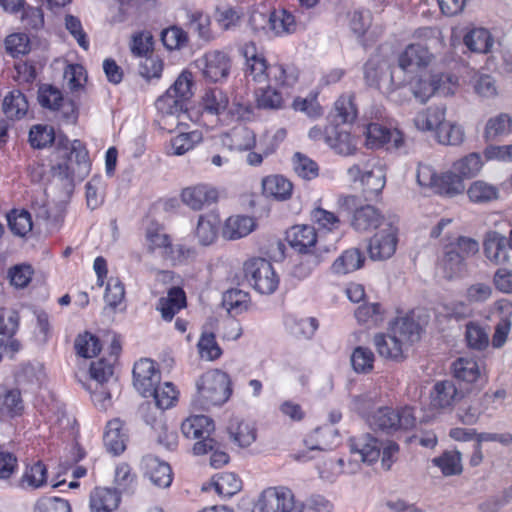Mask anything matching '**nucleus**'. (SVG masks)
I'll return each mask as SVG.
<instances>
[{"label": "nucleus", "mask_w": 512, "mask_h": 512, "mask_svg": "<svg viewBox=\"0 0 512 512\" xmlns=\"http://www.w3.org/2000/svg\"><path fill=\"white\" fill-rule=\"evenodd\" d=\"M484 253L487 259L496 265L509 262L507 237L497 231H489L484 238Z\"/></svg>", "instance_id": "21"}, {"label": "nucleus", "mask_w": 512, "mask_h": 512, "mask_svg": "<svg viewBox=\"0 0 512 512\" xmlns=\"http://www.w3.org/2000/svg\"><path fill=\"white\" fill-rule=\"evenodd\" d=\"M467 194L474 203H486L498 199L499 190L492 184L477 180L470 185Z\"/></svg>", "instance_id": "44"}, {"label": "nucleus", "mask_w": 512, "mask_h": 512, "mask_svg": "<svg viewBox=\"0 0 512 512\" xmlns=\"http://www.w3.org/2000/svg\"><path fill=\"white\" fill-rule=\"evenodd\" d=\"M182 201L193 210H201L218 199V192L214 187L199 184L183 189Z\"/></svg>", "instance_id": "19"}, {"label": "nucleus", "mask_w": 512, "mask_h": 512, "mask_svg": "<svg viewBox=\"0 0 512 512\" xmlns=\"http://www.w3.org/2000/svg\"><path fill=\"white\" fill-rule=\"evenodd\" d=\"M160 372L150 359H141L133 367V384L143 397H150L152 390L160 383Z\"/></svg>", "instance_id": "14"}, {"label": "nucleus", "mask_w": 512, "mask_h": 512, "mask_svg": "<svg viewBox=\"0 0 512 512\" xmlns=\"http://www.w3.org/2000/svg\"><path fill=\"white\" fill-rule=\"evenodd\" d=\"M398 227L393 221L387 227L377 232L369 241L368 252L372 260H386L392 257L398 243Z\"/></svg>", "instance_id": "10"}, {"label": "nucleus", "mask_w": 512, "mask_h": 512, "mask_svg": "<svg viewBox=\"0 0 512 512\" xmlns=\"http://www.w3.org/2000/svg\"><path fill=\"white\" fill-rule=\"evenodd\" d=\"M297 26L295 16L285 9L275 10L269 14L268 28L276 35L294 33Z\"/></svg>", "instance_id": "37"}, {"label": "nucleus", "mask_w": 512, "mask_h": 512, "mask_svg": "<svg viewBox=\"0 0 512 512\" xmlns=\"http://www.w3.org/2000/svg\"><path fill=\"white\" fill-rule=\"evenodd\" d=\"M453 375L460 382L465 384V387L461 389H466L468 392L472 390L469 386H473L477 389H480L487 383V377L485 373L482 372V369L479 363L472 358L461 357L454 361L452 365Z\"/></svg>", "instance_id": "12"}, {"label": "nucleus", "mask_w": 512, "mask_h": 512, "mask_svg": "<svg viewBox=\"0 0 512 512\" xmlns=\"http://www.w3.org/2000/svg\"><path fill=\"white\" fill-rule=\"evenodd\" d=\"M385 311L379 303L361 305L355 311V317L359 323L368 327L378 326L384 321Z\"/></svg>", "instance_id": "47"}, {"label": "nucleus", "mask_w": 512, "mask_h": 512, "mask_svg": "<svg viewBox=\"0 0 512 512\" xmlns=\"http://www.w3.org/2000/svg\"><path fill=\"white\" fill-rule=\"evenodd\" d=\"M47 483V469L46 466L38 461L31 466H28L23 473L19 486L24 489H38Z\"/></svg>", "instance_id": "41"}, {"label": "nucleus", "mask_w": 512, "mask_h": 512, "mask_svg": "<svg viewBox=\"0 0 512 512\" xmlns=\"http://www.w3.org/2000/svg\"><path fill=\"white\" fill-rule=\"evenodd\" d=\"M91 378L97 386L99 383L107 384L111 387L119 388L117 379L114 377L113 364L107 362L105 359H99L96 362H92L90 366Z\"/></svg>", "instance_id": "43"}, {"label": "nucleus", "mask_w": 512, "mask_h": 512, "mask_svg": "<svg viewBox=\"0 0 512 512\" xmlns=\"http://www.w3.org/2000/svg\"><path fill=\"white\" fill-rule=\"evenodd\" d=\"M366 421L371 428L387 433L398 429L408 430L416 424V418L411 407L399 409L387 406L379 407L367 417Z\"/></svg>", "instance_id": "5"}, {"label": "nucleus", "mask_w": 512, "mask_h": 512, "mask_svg": "<svg viewBox=\"0 0 512 512\" xmlns=\"http://www.w3.org/2000/svg\"><path fill=\"white\" fill-rule=\"evenodd\" d=\"M334 118L339 124L351 123L357 116V109L353 102L352 95H342L337 99L334 105Z\"/></svg>", "instance_id": "50"}, {"label": "nucleus", "mask_w": 512, "mask_h": 512, "mask_svg": "<svg viewBox=\"0 0 512 512\" xmlns=\"http://www.w3.org/2000/svg\"><path fill=\"white\" fill-rule=\"evenodd\" d=\"M358 204L359 199L355 195L341 196L338 199L340 209L353 213L351 225L356 231L366 232L378 228L384 220L379 210L369 204L360 207Z\"/></svg>", "instance_id": "7"}, {"label": "nucleus", "mask_w": 512, "mask_h": 512, "mask_svg": "<svg viewBox=\"0 0 512 512\" xmlns=\"http://www.w3.org/2000/svg\"><path fill=\"white\" fill-rule=\"evenodd\" d=\"M23 410V401L18 390H9L0 395V415L10 417L19 415Z\"/></svg>", "instance_id": "58"}, {"label": "nucleus", "mask_w": 512, "mask_h": 512, "mask_svg": "<svg viewBox=\"0 0 512 512\" xmlns=\"http://www.w3.org/2000/svg\"><path fill=\"white\" fill-rule=\"evenodd\" d=\"M439 268L443 277L448 280L460 277L465 271L463 255H460L455 247L446 246Z\"/></svg>", "instance_id": "26"}, {"label": "nucleus", "mask_w": 512, "mask_h": 512, "mask_svg": "<svg viewBox=\"0 0 512 512\" xmlns=\"http://www.w3.org/2000/svg\"><path fill=\"white\" fill-rule=\"evenodd\" d=\"M267 83L281 88L293 87L299 78V71L294 65L274 64L269 66Z\"/></svg>", "instance_id": "30"}, {"label": "nucleus", "mask_w": 512, "mask_h": 512, "mask_svg": "<svg viewBox=\"0 0 512 512\" xmlns=\"http://www.w3.org/2000/svg\"><path fill=\"white\" fill-rule=\"evenodd\" d=\"M229 105L227 94L219 88L206 91L203 97V108L212 115H221Z\"/></svg>", "instance_id": "45"}, {"label": "nucleus", "mask_w": 512, "mask_h": 512, "mask_svg": "<svg viewBox=\"0 0 512 512\" xmlns=\"http://www.w3.org/2000/svg\"><path fill=\"white\" fill-rule=\"evenodd\" d=\"M347 177L350 182L360 183L365 197L372 199L385 187L386 167L377 157H364L347 169Z\"/></svg>", "instance_id": "3"}, {"label": "nucleus", "mask_w": 512, "mask_h": 512, "mask_svg": "<svg viewBox=\"0 0 512 512\" xmlns=\"http://www.w3.org/2000/svg\"><path fill=\"white\" fill-rule=\"evenodd\" d=\"M482 168L479 154L471 153L453 164L454 171L461 177L471 178L478 174Z\"/></svg>", "instance_id": "55"}, {"label": "nucleus", "mask_w": 512, "mask_h": 512, "mask_svg": "<svg viewBox=\"0 0 512 512\" xmlns=\"http://www.w3.org/2000/svg\"><path fill=\"white\" fill-rule=\"evenodd\" d=\"M243 271L250 286L260 294L271 295L278 288L279 277L272 264L264 258L247 260Z\"/></svg>", "instance_id": "6"}, {"label": "nucleus", "mask_w": 512, "mask_h": 512, "mask_svg": "<svg viewBox=\"0 0 512 512\" xmlns=\"http://www.w3.org/2000/svg\"><path fill=\"white\" fill-rule=\"evenodd\" d=\"M349 446L351 452L359 454L363 462L373 463L380 456L381 443L370 434L351 437Z\"/></svg>", "instance_id": "22"}, {"label": "nucleus", "mask_w": 512, "mask_h": 512, "mask_svg": "<svg viewBox=\"0 0 512 512\" xmlns=\"http://www.w3.org/2000/svg\"><path fill=\"white\" fill-rule=\"evenodd\" d=\"M220 220L215 214L201 215L196 227V237L203 246L210 245L217 237Z\"/></svg>", "instance_id": "38"}, {"label": "nucleus", "mask_w": 512, "mask_h": 512, "mask_svg": "<svg viewBox=\"0 0 512 512\" xmlns=\"http://www.w3.org/2000/svg\"><path fill=\"white\" fill-rule=\"evenodd\" d=\"M28 101L20 90L10 91L3 100L2 109L7 118L18 120L28 111Z\"/></svg>", "instance_id": "33"}, {"label": "nucleus", "mask_w": 512, "mask_h": 512, "mask_svg": "<svg viewBox=\"0 0 512 512\" xmlns=\"http://www.w3.org/2000/svg\"><path fill=\"white\" fill-rule=\"evenodd\" d=\"M254 228V220L249 216H231L223 227V236L229 240H236L247 236Z\"/></svg>", "instance_id": "35"}, {"label": "nucleus", "mask_w": 512, "mask_h": 512, "mask_svg": "<svg viewBox=\"0 0 512 512\" xmlns=\"http://www.w3.org/2000/svg\"><path fill=\"white\" fill-rule=\"evenodd\" d=\"M29 142L33 148L42 149L55 142L54 159L57 164L53 166V173L61 179H72L75 168H88V152L79 140L73 143L63 135H56L53 127L48 125H34L29 132Z\"/></svg>", "instance_id": "1"}, {"label": "nucleus", "mask_w": 512, "mask_h": 512, "mask_svg": "<svg viewBox=\"0 0 512 512\" xmlns=\"http://www.w3.org/2000/svg\"><path fill=\"white\" fill-rule=\"evenodd\" d=\"M290 333L299 339H310L318 328V321L313 317L290 318L287 321Z\"/></svg>", "instance_id": "53"}, {"label": "nucleus", "mask_w": 512, "mask_h": 512, "mask_svg": "<svg viewBox=\"0 0 512 512\" xmlns=\"http://www.w3.org/2000/svg\"><path fill=\"white\" fill-rule=\"evenodd\" d=\"M144 475L157 487L166 488L171 485L172 471L168 463L159 458L147 455L142 459Z\"/></svg>", "instance_id": "20"}, {"label": "nucleus", "mask_w": 512, "mask_h": 512, "mask_svg": "<svg viewBox=\"0 0 512 512\" xmlns=\"http://www.w3.org/2000/svg\"><path fill=\"white\" fill-rule=\"evenodd\" d=\"M186 306V295L182 288L172 287L169 289L167 296L161 297L158 301L156 309L166 321H171L175 314Z\"/></svg>", "instance_id": "25"}, {"label": "nucleus", "mask_w": 512, "mask_h": 512, "mask_svg": "<svg viewBox=\"0 0 512 512\" xmlns=\"http://www.w3.org/2000/svg\"><path fill=\"white\" fill-rule=\"evenodd\" d=\"M232 441L239 447H248L256 439L255 428L239 417H232L227 426Z\"/></svg>", "instance_id": "27"}, {"label": "nucleus", "mask_w": 512, "mask_h": 512, "mask_svg": "<svg viewBox=\"0 0 512 512\" xmlns=\"http://www.w3.org/2000/svg\"><path fill=\"white\" fill-rule=\"evenodd\" d=\"M74 346L77 354L83 358H92L101 351L99 339L89 332L78 335Z\"/></svg>", "instance_id": "54"}, {"label": "nucleus", "mask_w": 512, "mask_h": 512, "mask_svg": "<svg viewBox=\"0 0 512 512\" xmlns=\"http://www.w3.org/2000/svg\"><path fill=\"white\" fill-rule=\"evenodd\" d=\"M11 231L18 236H25L32 229V220L29 212L14 210L7 215Z\"/></svg>", "instance_id": "59"}, {"label": "nucleus", "mask_w": 512, "mask_h": 512, "mask_svg": "<svg viewBox=\"0 0 512 512\" xmlns=\"http://www.w3.org/2000/svg\"><path fill=\"white\" fill-rule=\"evenodd\" d=\"M293 166L296 174L306 180H312L319 174V167L317 163L300 152H296L294 154Z\"/></svg>", "instance_id": "57"}, {"label": "nucleus", "mask_w": 512, "mask_h": 512, "mask_svg": "<svg viewBox=\"0 0 512 512\" xmlns=\"http://www.w3.org/2000/svg\"><path fill=\"white\" fill-rule=\"evenodd\" d=\"M214 431L213 421L205 415L188 417L181 424V432L187 439H199L193 446L195 455H203L213 450L216 440L210 435Z\"/></svg>", "instance_id": "8"}, {"label": "nucleus", "mask_w": 512, "mask_h": 512, "mask_svg": "<svg viewBox=\"0 0 512 512\" xmlns=\"http://www.w3.org/2000/svg\"><path fill=\"white\" fill-rule=\"evenodd\" d=\"M433 54L422 43L409 44L398 56L397 68L405 73H416L426 68L432 61Z\"/></svg>", "instance_id": "13"}, {"label": "nucleus", "mask_w": 512, "mask_h": 512, "mask_svg": "<svg viewBox=\"0 0 512 512\" xmlns=\"http://www.w3.org/2000/svg\"><path fill=\"white\" fill-rule=\"evenodd\" d=\"M351 363L358 373H369L373 369L374 354L369 348L356 347L351 355Z\"/></svg>", "instance_id": "62"}, {"label": "nucleus", "mask_w": 512, "mask_h": 512, "mask_svg": "<svg viewBox=\"0 0 512 512\" xmlns=\"http://www.w3.org/2000/svg\"><path fill=\"white\" fill-rule=\"evenodd\" d=\"M465 46L474 53L486 54L491 51L494 40L485 28H473L463 37Z\"/></svg>", "instance_id": "31"}, {"label": "nucleus", "mask_w": 512, "mask_h": 512, "mask_svg": "<svg viewBox=\"0 0 512 512\" xmlns=\"http://www.w3.org/2000/svg\"><path fill=\"white\" fill-rule=\"evenodd\" d=\"M127 434L124 423L116 418L109 421L103 435L104 446L113 455L121 454L126 448Z\"/></svg>", "instance_id": "23"}, {"label": "nucleus", "mask_w": 512, "mask_h": 512, "mask_svg": "<svg viewBox=\"0 0 512 512\" xmlns=\"http://www.w3.org/2000/svg\"><path fill=\"white\" fill-rule=\"evenodd\" d=\"M201 69L203 76L211 81L218 82L228 77L231 60L227 53L219 50L206 52L196 61Z\"/></svg>", "instance_id": "11"}, {"label": "nucleus", "mask_w": 512, "mask_h": 512, "mask_svg": "<svg viewBox=\"0 0 512 512\" xmlns=\"http://www.w3.org/2000/svg\"><path fill=\"white\" fill-rule=\"evenodd\" d=\"M462 397V389H458L452 380L438 381L430 394L431 406L435 409L451 408Z\"/></svg>", "instance_id": "18"}, {"label": "nucleus", "mask_w": 512, "mask_h": 512, "mask_svg": "<svg viewBox=\"0 0 512 512\" xmlns=\"http://www.w3.org/2000/svg\"><path fill=\"white\" fill-rule=\"evenodd\" d=\"M213 485L219 495L231 497L241 490L242 482L236 474L224 472L214 478Z\"/></svg>", "instance_id": "51"}, {"label": "nucleus", "mask_w": 512, "mask_h": 512, "mask_svg": "<svg viewBox=\"0 0 512 512\" xmlns=\"http://www.w3.org/2000/svg\"><path fill=\"white\" fill-rule=\"evenodd\" d=\"M326 143L335 150L336 153L344 156L352 155L356 150V141L351 134L338 127H332L331 133H326Z\"/></svg>", "instance_id": "34"}, {"label": "nucleus", "mask_w": 512, "mask_h": 512, "mask_svg": "<svg viewBox=\"0 0 512 512\" xmlns=\"http://www.w3.org/2000/svg\"><path fill=\"white\" fill-rule=\"evenodd\" d=\"M261 512H299L294 494L286 487H270L265 489L259 500Z\"/></svg>", "instance_id": "9"}, {"label": "nucleus", "mask_w": 512, "mask_h": 512, "mask_svg": "<svg viewBox=\"0 0 512 512\" xmlns=\"http://www.w3.org/2000/svg\"><path fill=\"white\" fill-rule=\"evenodd\" d=\"M511 117L506 113H501L487 121L484 137L487 141H494L497 137L506 135L511 128Z\"/></svg>", "instance_id": "52"}, {"label": "nucleus", "mask_w": 512, "mask_h": 512, "mask_svg": "<svg viewBox=\"0 0 512 512\" xmlns=\"http://www.w3.org/2000/svg\"><path fill=\"white\" fill-rule=\"evenodd\" d=\"M292 183L280 175H270L262 180V191L266 197L284 201L291 197Z\"/></svg>", "instance_id": "28"}, {"label": "nucleus", "mask_w": 512, "mask_h": 512, "mask_svg": "<svg viewBox=\"0 0 512 512\" xmlns=\"http://www.w3.org/2000/svg\"><path fill=\"white\" fill-rule=\"evenodd\" d=\"M445 476L458 475L462 472L461 453L457 450L445 451L432 460Z\"/></svg>", "instance_id": "49"}, {"label": "nucleus", "mask_w": 512, "mask_h": 512, "mask_svg": "<svg viewBox=\"0 0 512 512\" xmlns=\"http://www.w3.org/2000/svg\"><path fill=\"white\" fill-rule=\"evenodd\" d=\"M195 405L202 410L224 404L231 396V380L226 372L218 369L204 373L196 383Z\"/></svg>", "instance_id": "4"}, {"label": "nucleus", "mask_w": 512, "mask_h": 512, "mask_svg": "<svg viewBox=\"0 0 512 512\" xmlns=\"http://www.w3.org/2000/svg\"><path fill=\"white\" fill-rule=\"evenodd\" d=\"M257 106L262 109H280L284 104V97L280 91L272 87H260L256 91Z\"/></svg>", "instance_id": "48"}, {"label": "nucleus", "mask_w": 512, "mask_h": 512, "mask_svg": "<svg viewBox=\"0 0 512 512\" xmlns=\"http://www.w3.org/2000/svg\"><path fill=\"white\" fill-rule=\"evenodd\" d=\"M289 245L299 253H310L317 248L318 235L311 225H295L286 232Z\"/></svg>", "instance_id": "17"}, {"label": "nucleus", "mask_w": 512, "mask_h": 512, "mask_svg": "<svg viewBox=\"0 0 512 512\" xmlns=\"http://www.w3.org/2000/svg\"><path fill=\"white\" fill-rule=\"evenodd\" d=\"M374 345L381 357L397 360L402 357L403 347L391 331L388 334H376Z\"/></svg>", "instance_id": "40"}, {"label": "nucleus", "mask_w": 512, "mask_h": 512, "mask_svg": "<svg viewBox=\"0 0 512 512\" xmlns=\"http://www.w3.org/2000/svg\"><path fill=\"white\" fill-rule=\"evenodd\" d=\"M446 108L444 106H431L419 112L414 118V124L418 130H439L445 121Z\"/></svg>", "instance_id": "32"}, {"label": "nucleus", "mask_w": 512, "mask_h": 512, "mask_svg": "<svg viewBox=\"0 0 512 512\" xmlns=\"http://www.w3.org/2000/svg\"><path fill=\"white\" fill-rule=\"evenodd\" d=\"M337 436V432L331 426L318 427L305 440V444L310 450H327L330 444L327 438Z\"/></svg>", "instance_id": "60"}, {"label": "nucleus", "mask_w": 512, "mask_h": 512, "mask_svg": "<svg viewBox=\"0 0 512 512\" xmlns=\"http://www.w3.org/2000/svg\"><path fill=\"white\" fill-rule=\"evenodd\" d=\"M241 54L246 59L247 75L258 84H265L269 80V66L266 59L257 52L254 43H246L241 48Z\"/></svg>", "instance_id": "16"}, {"label": "nucleus", "mask_w": 512, "mask_h": 512, "mask_svg": "<svg viewBox=\"0 0 512 512\" xmlns=\"http://www.w3.org/2000/svg\"><path fill=\"white\" fill-rule=\"evenodd\" d=\"M365 258L357 248L344 251L332 264V271L335 274L344 275L359 269Z\"/></svg>", "instance_id": "36"}, {"label": "nucleus", "mask_w": 512, "mask_h": 512, "mask_svg": "<svg viewBox=\"0 0 512 512\" xmlns=\"http://www.w3.org/2000/svg\"><path fill=\"white\" fill-rule=\"evenodd\" d=\"M194 80L191 72L184 70L167 89L164 95L156 100V107L162 113L164 123L176 117L177 125L183 124L188 116V102L193 96Z\"/></svg>", "instance_id": "2"}, {"label": "nucleus", "mask_w": 512, "mask_h": 512, "mask_svg": "<svg viewBox=\"0 0 512 512\" xmlns=\"http://www.w3.org/2000/svg\"><path fill=\"white\" fill-rule=\"evenodd\" d=\"M364 133L366 135V143L371 148H378L388 144V149H400L404 144L403 134L399 130H389L378 123H369Z\"/></svg>", "instance_id": "15"}, {"label": "nucleus", "mask_w": 512, "mask_h": 512, "mask_svg": "<svg viewBox=\"0 0 512 512\" xmlns=\"http://www.w3.org/2000/svg\"><path fill=\"white\" fill-rule=\"evenodd\" d=\"M121 494L116 489L95 488L90 494L92 512H112L118 508Z\"/></svg>", "instance_id": "24"}, {"label": "nucleus", "mask_w": 512, "mask_h": 512, "mask_svg": "<svg viewBox=\"0 0 512 512\" xmlns=\"http://www.w3.org/2000/svg\"><path fill=\"white\" fill-rule=\"evenodd\" d=\"M203 139L202 132L200 130H193L190 132H181L177 136L173 137L170 141L171 154L172 155H183L188 151L192 150L194 146L200 143Z\"/></svg>", "instance_id": "42"}, {"label": "nucleus", "mask_w": 512, "mask_h": 512, "mask_svg": "<svg viewBox=\"0 0 512 512\" xmlns=\"http://www.w3.org/2000/svg\"><path fill=\"white\" fill-rule=\"evenodd\" d=\"M161 41L166 49H181L188 43L187 33L179 26H170L161 32Z\"/></svg>", "instance_id": "56"}, {"label": "nucleus", "mask_w": 512, "mask_h": 512, "mask_svg": "<svg viewBox=\"0 0 512 512\" xmlns=\"http://www.w3.org/2000/svg\"><path fill=\"white\" fill-rule=\"evenodd\" d=\"M147 240L151 251L161 249L164 256H172L173 247L171 239L169 235L164 233L161 229H148Z\"/></svg>", "instance_id": "63"}, {"label": "nucleus", "mask_w": 512, "mask_h": 512, "mask_svg": "<svg viewBox=\"0 0 512 512\" xmlns=\"http://www.w3.org/2000/svg\"><path fill=\"white\" fill-rule=\"evenodd\" d=\"M465 337L468 346L475 350H483L489 344L488 333L481 326L473 322L466 325Z\"/></svg>", "instance_id": "61"}, {"label": "nucleus", "mask_w": 512, "mask_h": 512, "mask_svg": "<svg viewBox=\"0 0 512 512\" xmlns=\"http://www.w3.org/2000/svg\"><path fill=\"white\" fill-rule=\"evenodd\" d=\"M150 397H153V405L166 410L173 407L177 401L178 392L170 382L160 383L152 390Z\"/></svg>", "instance_id": "46"}, {"label": "nucleus", "mask_w": 512, "mask_h": 512, "mask_svg": "<svg viewBox=\"0 0 512 512\" xmlns=\"http://www.w3.org/2000/svg\"><path fill=\"white\" fill-rule=\"evenodd\" d=\"M389 331L403 347L407 343H413L420 338V326L408 317L398 318L390 326Z\"/></svg>", "instance_id": "29"}, {"label": "nucleus", "mask_w": 512, "mask_h": 512, "mask_svg": "<svg viewBox=\"0 0 512 512\" xmlns=\"http://www.w3.org/2000/svg\"><path fill=\"white\" fill-rule=\"evenodd\" d=\"M34 512H71V506L65 499L45 497L37 501Z\"/></svg>", "instance_id": "64"}, {"label": "nucleus", "mask_w": 512, "mask_h": 512, "mask_svg": "<svg viewBox=\"0 0 512 512\" xmlns=\"http://www.w3.org/2000/svg\"><path fill=\"white\" fill-rule=\"evenodd\" d=\"M465 185L463 179L454 171L446 172L438 177L434 192L440 195L454 197L463 193Z\"/></svg>", "instance_id": "39"}]
</instances>
